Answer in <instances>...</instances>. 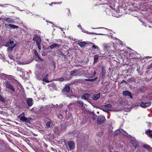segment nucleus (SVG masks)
I'll return each mask as SVG.
<instances>
[{"label":"nucleus","instance_id":"nucleus-17","mask_svg":"<svg viewBox=\"0 0 152 152\" xmlns=\"http://www.w3.org/2000/svg\"><path fill=\"white\" fill-rule=\"evenodd\" d=\"M14 43L13 41H10L6 43V46L7 47L12 46L14 44Z\"/></svg>","mask_w":152,"mask_h":152},{"label":"nucleus","instance_id":"nucleus-2","mask_svg":"<svg viewBox=\"0 0 152 152\" xmlns=\"http://www.w3.org/2000/svg\"><path fill=\"white\" fill-rule=\"evenodd\" d=\"M105 121L106 119L104 116H99L97 118V123L98 124H100L105 122Z\"/></svg>","mask_w":152,"mask_h":152},{"label":"nucleus","instance_id":"nucleus-11","mask_svg":"<svg viewBox=\"0 0 152 152\" xmlns=\"http://www.w3.org/2000/svg\"><path fill=\"white\" fill-rule=\"evenodd\" d=\"M90 94H83L81 97V98L83 99H88L90 96Z\"/></svg>","mask_w":152,"mask_h":152},{"label":"nucleus","instance_id":"nucleus-18","mask_svg":"<svg viewBox=\"0 0 152 152\" xmlns=\"http://www.w3.org/2000/svg\"><path fill=\"white\" fill-rule=\"evenodd\" d=\"M16 43L14 44L12 46H9L7 49V50L8 51H10L12 50L13 48L16 46Z\"/></svg>","mask_w":152,"mask_h":152},{"label":"nucleus","instance_id":"nucleus-12","mask_svg":"<svg viewBox=\"0 0 152 152\" xmlns=\"http://www.w3.org/2000/svg\"><path fill=\"white\" fill-rule=\"evenodd\" d=\"M100 96V94L99 93L97 94L94 95V96H92V98L93 100H96L99 98Z\"/></svg>","mask_w":152,"mask_h":152},{"label":"nucleus","instance_id":"nucleus-4","mask_svg":"<svg viewBox=\"0 0 152 152\" xmlns=\"http://www.w3.org/2000/svg\"><path fill=\"white\" fill-rule=\"evenodd\" d=\"M3 20L4 21H6L8 23H14L15 22V21L13 19L9 17L3 19Z\"/></svg>","mask_w":152,"mask_h":152},{"label":"nucleus","instance_id":"nucleus-15","mask_svg":"<svg viewBox=\"0 0 152 152\" xmlns=\"http://www.w3.org/2000/svg\"><path fill=\"white\" fill-rule=\"evenodd\" d=\"M60 44H56V43H53V44L50 45V48L51 49H53L55 48H59L60 47Z\"/></svg>","mask_w":152,"mask_h":152},{"label":"nucleus","instance_id":"nucleus-20","mask_svg":"<svg viewBox=\"0 0 152 152\" xmlns=\"http://www.w3.org/2000/svg\"><path fill=\"white\" fill-rule=\"evenodd\" d=\"M98 56L97 55H95L94 56V63H96L98 60Z\"/></svg>","mask_w":152,"mask_h":152},{"label":"nucleus","instance_id":"nucleus-14","mask_svg":"<svg viewBox=\"0 0 152 152\" xmlns=\"http://www.w3.org/2000/svg\"><path fill=\"white\" fill-rule=\"evenodd\" d=\"M6 25H8V26L10 27V29L18 28H19V27L16 25L11 24H10L8 25L5 24V26Z\"/></svg>","mask_w":152,"mask_h":152},{"label":"nucleus","instance_id":"nucleus-16","mask_svg":"<svg viewBox=\"0 0 152 152\" xmlns=\"http://www.w3.org/2000/svg\"><path fill=\"white\" fill-rule=\"evenodd\" d=\"M70 91V87L69 86H66L63 89L62 91L64 92H68Z\"/></svg>","mask_w":152,"mask_h":152},{"label":"nucleus","instance_id":"nucleus-28","mask_svg":"<svg viewBox=\"0 0 152 152\" xmlns=\"http://www.w3.org/2000/svg\"><path fill=\"white\" fill-rule=\"evenodd\" d=\"M104 106L106 108H110L112 106L110 104H108L105 105Z\"/></svg>","mask_w":152,"mask_h":152},{"label":"nucleus","instance_id":"nucleus-30","mask_svg":"<svg viewBox=\"0 0 152 152\" xmlns=\"http://www.w3.org/2000/svg\"><path fill=\"white\" fill-rule=\"evenodd\" d=\"M77 102L79 103L81 105V106H83V103L80 100H78L77 101Z\"/></svg>","mask_w":152,"mask_h":152},{"label":"nucleus","instance_id":"nucleus-19","mask_svg":"<svg viewBox=\"0 0 152 152\" xmlns=\"http://www.w3.org/2000/svg\"><path fill=\"white\" fill-rule=\"evenodd\" d=\"M143 147L144 148H146L148 149L150 151L152 150V148L151 147L147 145H143Z\"/></svg>","mask_w":152,"mask_h":152},{"label":"nucleus","instance_id":"nucleus-38","mask_svg":"<svg viewBox=\"0 0 152 152\" xmlns=\"http://www.w3.org/2000/svg\"><path fill=\"white\" fill-rule=\"evenodd\" d=\"M67 11L68 12V13L69 12V14H68V15H69V14L70 13V10L69 9H67Z\"/></svg>","mask_w":152,"mask_h":152},{"label":"nucleus","instance_id":"nucleus-37","mask_svg":"<svg viewBox=\"0 0 152 152\" xmlns=\"http://www.w3.org/2000/svg\"><path fill=\"white\" fill-rule=\"evenodd\" d=\"M126 83V82L124 80H123L121 82V83Z\"/></svg>","mask_w":152,"mask_h":152},{"label":"nucleus","instance_id":"nucleus-31","mask_svg":"<svg viewBox=\"0 0 152 152\" xmlns=\"http://www.w3.org/2000/svg\"><path fill=\"white\" fill-rule=\"evenodd\" d=\"M37 44V45L38 48V49H39V50H41V47L40 43H39V44Z\"/></svg>","mask_w":152,"mask_h":152},{"label":"nucleus","instance_id":"nucleus-35","mask_svg":"<svg viewBox=\"0 0 152 152\" xmlns=\"http://www.w3.org/2000/svg\"><path fill=\"white\" fill-rule=\"evenodd\" d=\"M37 58H38V59H39V60H40V61H42L43 60V59H42V58H41L39 57V56H38V57H37Z\"/></svg>","mask_w":152,"mask_h":152},{"label":"nucleus","instance_id":"nucleus-7","mask_svg":"<svg viewBox=\"0 0 152 152\" xmlns=\"http://www.w3.org/2000/svg\"><path fill=\"white\" fill-rule=\"evenodd\" d=\"M145 134L150 138H152V130L149 129L146 130Z\"/></svg>","mask_w":152,"mask_h":152},{"label":"nucleus","instance_id":"nucleus-32","mask_svg":"<svg viewBox=\"0 0 152 152\" xmlns=\"http://www.w3.org/2000/svg\"><path fill=\"white\" fill-rule=\"evenodd\" d=\"M61 3L60 2H52L50 4H49L50 5L52 6L53 4H61Z\"/></svg>","mask_w":152,"mask_h":152},{"label":"nucleus","instance_id":"nucleus-23","mask_svg":"<svg viewBox=\"0 0 152 152\" xmlns=\"http://www.w3.org/2000/svg\"><path fill=\"white\" fill-rule=\"evenodd\" d=\"M92 48L94 49H96L97 51H99V47L96 45H93L92 46Z\"/></svg>","mask_w":152,"mask_h":152},{"label":"nucleus","instance_id":"nucleus-36","mask_svg":"<svg viewBox=\"0 0 152 152\" xmlns=\"http://www.w3.org/2000/svg\"><path fill=\"white\" fill-rule=\"evenodd\" d=\"M108 110H107V109H104L103 110V111H104V112H108Z\"/></svg>","mask_w":152,"mask_h":152},{"label":"nucleus","instance_id":"nucleus-40","mask_svg":"<svg viewBox=\"0 0 152 152\" xmlns=\"http://www.w3.org/2000/svg\"><path fill=\"white\" fill-rule=\"evenodd\" d=\"M96 72L95 71H94V75H93V76H94L96 75Z\"/></svg>","mask_w":152,"mask_h":152},{"label":"nucleus","instance_id":"nucleus-5","mask_svg":"<svg viewBox=\"0 0 152 152\" xmlns=\"http://www.w3.org/2000/svg\"><path fill=\"white\" fill-rule=\"evenodd\" d=\"M123 95L125 96H128L129 97H130L131 98H132V94L129 91H124L123 92Z\"/></svg>","mask_w":152,"mask_h":152},{"label":"nucleus","instance_id":"nucleus-45","mask_svg":"<svg viewBox=\"0 0 152 152\" xmlns=\"http://www.w3.org/2000/svg\"><path fill=\"white\" fill-rule=\"evenodd\" d=\"M91 44L93 45V44L92 43H91Z\"/></svg>","mask_w":152,"mask_h":152},{"label":"nucleus","instance_id":"nucleus-21","mask_svg":"<svg viewBox=\"0 0 152 152\" xmlns=\"http://www.w3.org/2000/svg\"><path fill=\"white\" fill-rule=\"evenodd\" d=\"M132 143L134 146L135 148H136V147L138 146L139 144L137 142L133 141L132 142Z\"/></svg>","mask_w":152,"mask_h":152},{"label":"nucleus","instance_id":"nucleus-1","mask_svg":"<svg viewBox=\"0 0 152 152\" xmlns=\"http://www.w3.org/2000/svg\"><path fill=\"white\" fill-rule=\"evenodd\" d=\"M4 84L7 88L10 89L13 91H15V89L13 86L10 82L8 81H5L4 82Z\"/></svg>","mask_w":152,"mask_h":152},{"label":"nucleus","instance_id":"nucleus-42","mask_svg":"<svg viewBox=\"0 0 152 152\" xmlns=\"http://www.w3.org/2000/svg\"><path fill=\"white\" fill-rule=\"evenodd\" d=\"M85 80L86 81H89V79H85Z\"/></svg>","mask_w":152,"mask_h":152},{"label":"nucleus","instance_id":"nucleus-8","mask_svg":"<svg viewBox=\"0 0 152 152\" xmlns=\"http://www.w3.org/2000/svg\"><path fill=\"white\" fill-rule=\"evenodd\" d=\"M33 40L36 42V44L41 43V39L39 37H36L33 38Z\"/></svg>","mask_w":152,"mask_h":152},{"label":"nucleus","instance_id":"nucleus-13","mask_svg":"<svg viewBox=\"0 0 152 152\" xmlns=\"http://www.w3.org/2000/svg\"><path fill=\"white\" fill-rule=\"evenodd\" d=\"M48 75L47 74L42 79V81L43 82H45L46 83H49L50 82V81H49L48 79Z\"/></svg>","mask_w":152,"mask_h":152},{"label":"nucleus","instance_id":"nucleus-26","mask_svg":"<svg viewBox=\"0 0 152 152\" xmlns=\"http://www.w3.org/2000/svg\"><path fill=\"white\" fill-rule=\"evenodd\" d=\"M102 76L104 77L106 73V71L104 69V68H103L102 70Z\"/></svg>","mask_w":152,"mask_h":152},{"label":"nucleus","instance_id":"nucleus-43","mask_svg":"<svg viewBox=\"0 0 152 152\" xmlns=\"http://www.w3.org/2000/svg\"><path fill=\"white\" fill-rule=\"evenodd\" d=\"M19 10V11H23V10Z\"/></svg>","mask_w":152,"mask_h":152},{"label":"nucleus","instance_id":"nucleus-46","mask_svg":"<svg viewBox=\"0 0 152 152\" xmlns=\"http://www.w3.org/2000/svg\"><path fill=\"white\" fill-rule=\"evenodd\" d=\"M93 120H94V118H93Z\"/></svg>","mask_w":152,"mask_h":152},{"label":"nucleus","instance_id":"nucleus-25","mask_svg":"<svg viewBox=\"0 0 152 152\" xmlns=\"http://www.w3.org/2000/svg\"><path fill=\"white\" fill-rule=\"evenodd\" d=\"M0 101L2 102H4L5 100L4 98L0 95Z\"/></svg>","mask_w":152,"mask_h":152},{"label":"nucleus","instance_id":"nucleus-10","mask_svg":"<svg viewBox=\"0 0 152 152\" xmlns=\"http://www.w3.org/2000/svg\"><path fill=\"white\" fill-rule=\"evenodd\" d=\"M68 145L71 150L73 149L75 147L74 143L72 141L69 142H68Z\"/></svg>","mask_w":152,"mask_h":152},{"label":"nucleus","instance_id":"nucleus-34","mask_svg":"<svg viewBox=\"0 0 152 152\" xmlns=\"http://www.w3.org/2000/svg\"><path fill=\"white\" fill-rule=\"evenodd\" d=\"M97 77H96L94 79H89V81L91 82H94L97 79Z\"/></svg>","mask_w":152,"mask_h":152},{"label":"nucleus","instance_id":"nucleus-41","mask_svg":"<svg viewBox=\"0 0 152 152\" xmlns=\"http://www.w3.org/2000/svg\"><path fill=\"white\" fill-rule=\"evenodd\" d=\"M3 19H4V18H0V20H3Z\"/></svg>","mask_w":152,"mask_h":152},{"label":"nucleus","instance_id":"nucleus-44","mask_svg":"<svg viewBox=\"0 0 152 152\" xmlns=\"http://www.w3.org/2000/svg\"><path fill=\"white\" fill-rule=\"evenodd\" d=\"M97 113L99 114V112H97Z\"/></svg>","mask_w":152,"mask_h":152},{"label":"nucleus","instance_id":"nucleus-9","mask_svg":"<svg viewBox=\"0 0 152 152\" xmlns=\"http://www.w3.org/2000/svg\"><path fill=\"white\" fill-rule=\"evenodd\" d=\"M28 105L29 107L31 106L33 104V99L31 98H28L26 100Z\"/></svg>","mask_w":152,"mask_h":152},{"label":"nucleus","instance_id":"nucleus-39","mask_svg":"<svg viewBox=\"0 0 152 152\" xmlns=\"http://www.w3.org/2000/svg\"><path fill=\"white\" fill-rule=\"evenodd\" d=\"M7 76H8L9 77H12V76L11 75H7Z\"/></svg>","mask_w":152,"mask_h":152},{"label":"nucleus","instance_id":"nucleus-27","mask_svg":"<svg viewBox=\"0 0 152 152\" xmlns=\"http://www.w3.org/2000/svg\"><path fill=\"white\" fill-rule=\"evenodd\" d=\"M34 53L35 55L37 57L39 56V55L38 53V52H37V51L35 49H34Z\"/></svg>","mask_w":152,"mask_h":152},{"label":"nucleus","instance_id":"nucleus-3","mask_svg":"<svg viewBox=\"0 0 152 152\" xmlns=\"http://www.w3.org/2000/svg\"><path fill=\"white\" fill-rule=\"evenodd\" d=\"M25 114L23 112L20 114L18 117V118L20 119V120L23 122H26L27 121V118L25 117Z\"/></svg>","mask_w":152,"mask_h":152},{"label":"nucleus","instance_id":"nucleus-29","mask_svg":"<svg viewBox=\"0 0 152 152\" xmlns=\"http://www.w3.org/2000/svg\"><path fill=\"white\" fill-rule=\"evenodd\" d=\"M51 122L50 121H48V122H47L46 124V126H47V127H50V125H51Z\"/></svg>","mask_w":152,"mask_h":152},{"label":"nucleus","instance_id":"nucleus-22","mask_svg":"<svg viewBox=\"0 0 152 152\" xmlns=\"http://www.w3.org/2000/svg\"><path fill=\"white\" fill-rule=\"evenodd\" d=\"M86 43L84 42H80L78 43V44L81 47H83L86 45Z\"/></svg>","mask_w":152,"mask_h":152},{"label":"nucleus","instance_id":"nucleus-24","mask_svg":"<svg viewBox=\"0 0 152 152\" xmlns=\"http://www.w3.org/2000/svg\"><path fill=\"white\" fill-rule=\"evenodd\" d=\"M77 71L76 69L71 71L70 72V75H72L75 73L77 72Z\"/></svg>","mask_w":152,"mask_h":152},{"label":"nucleus","instance_id":"nucleus-33","mask_svg":"<svg viewBox=\"0 0 152 152\" xmlns=\"http://www.w3.org/2000/svg\"><path fill=\"white\" fill-rule=\"evenodd\" d=\"M58 80L59 81L63 82L64 80V78H60L58 79Z\"/></svg>","mask_w":152,"mask_h":152},{"label":"nucleus","instance_id":"nucleus-6","mask_svg":"<svg viewBox=\"0 0 152 152\" xmlns=\"http://www.w3.org/2000/svg\"><path fill=\"white\" fill-rule=\"evenodd\" d=\"M151 104V102H142L140 106L142 107L145 108L150 106Z\"/></svg>","mask_w":152,"mask_h":152}]
</instances>
